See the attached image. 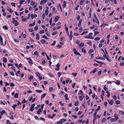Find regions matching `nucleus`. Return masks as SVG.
I'll use <instances>...</instances> for the list:
<instances>
[{"mask_svg": "<svg viewBox=\"0 0 124 124\" xmlns=\"http://www.w3.org/2000/svg\"><path fill=\"white\" fill-rule=\"evenodd\" d=\"M106 93H107V94L106 95V96L107 97H109L110 95V94L109 92L108 91H106Z\"/></svg>", "mask_w": 124, "mask_h": 124, "instance_id": "obj_27", "label": "nucleus"}, {"mask_svg": "<svg viewBox=\"0 0 124 124\" xmlns=\"http://www.w3.org/2000/svg\"><path fill=\"white\" fill-rule=\"evenodd\" d=\"M14 40L15 42H17L18 43L19 42V40L18 39H14Z\"/></svg>", "mask_w": 124, "mask_h": 124, "instance_id": "obj_56", "label": "nucleus"}, {"mask_svg": "<svg viewBox=\"0 0 124 124\" xmlns=\"http://www.w3.org/2000/svg\"><path fill=\"white\" fill-rule=\"evenodd\" d=\"M101 38L99 37H97L94 39V40L96 41L99 40Z\"/></svg>", "mask_w": 124, "mask_h": 124, "instance_id": "obj_34", "label": "nucleus"}, {"mask_svg": "<svg viewBox=\"0 0 124 124\" xmlns=\"http://www.w3.org/2000/svg\"><path fill=\"white\" fill-rule=\"evenodd\" d=\"M62 73L60 72H59L57 74L59 77H60L61 75H62Z\"/></svg>", "mask_w": 124, "mask_h": 124, "instance_id": "obj_51", "label": "nucleus"}, {"mask_svg": "<svg viewBox=\"0 0 124 124\" xmlns=\"http://www.w3.org/2000/svg\"><path fill=\"white\" fill-rule=\"evenodd\" d=\"M77 73H72V75H73V76H74V77H76L77 75Z\"/></svg>", "mask_w": 124, "mask_h": 124, "instance_id": "obj_55", "label": "nucleus"}, {"mask_svg": "<svg viewBox=\"0 0 124 124\" xmlns=\"http://www.w3.org/2000/svg\"><path fill=\"white\" fill-rule=\"evenodd\" d=\"M35 104H32L30 108V110L32 111L34 110V108L35 106Z\"/></svg>", "mask_w": 124, "mask_h": 124, "instance_id": "obj_6", "label": "nucleus"}, {"mask_svg": "<svg viewBox=\"0 0 124 124\" xmlns=\"http://www.w3.org/2000/svg\"><path fill=\"white\" fill-rule=\"evenodd\" d=\"M3 28L4 29L6 30H7L8 29V27L6 25L3 26Z\"/></svg>", "mask_w": 124, "mask_h": 124, "instance_id": "obj_35", "label": "nucleus"}, {"mask_svg": "<svg viewBox=\"0 0 124 124\" xmlns=\"http://www.w3.org/2000/svg\"><path fill=\"white\" fill-rule=\"evenodd\" d=\"M56 42L55 41H53V43L51 44V45L52 46H54L55 45Z\"/></svg>", "mask_w": 124, "mask_h": 124, "instance_id": "obj_61", "label": "nucleus"}, {"mask_svg": "<svg viewBox=\"0 0 124 124\" xmlns=\"http://www.w3.org/2000/svg\"><path fill=\"white\" fill-rule=\"evenodd\" d=\"M65 30L66 31V32H67L68 30V27L66 26V25L65 24Z\"/></svg>", "mask_w": 124, "mask_h": 124, "instance_id": "obj_48", "label": "nucleus"}, {"mask_svg": "<svg viewBox=\"0 0 124 124\" xmlns=\"http://www.w3.org/2000/svg\"><path fill=\"white\" fill-rule=\"evenodd\" d=\"M96 70H97L96 69H96H94L92 72H91L90 73H94L96 72Z\"/></svg>", "mask_w": 124, "mask_h": 124, "instance_id": "obj_50", "label": "nucleus"}, {"mask_svg": "<svg viewBox=\"0 0 124 124\" xmlns=\"http://www.w3.org/2000/svg\"><path fill=\"white\" fill-rule=\"evenodd\" d=\"M107 100L109 104H110L111 105H113V103L114 102V101L113 100H111L110 101H109L108 100Z\"/></svg>", "mask_w": 124, "mask_h": 124, "instance_id": "obj_15", "label": "nucleus"}, {"mask_svg": "<svg viewBox=\"0 0 124 124\" xmlns=\"http://www.w3.org/2000/svg\"><path fill=\"white\" fill-rule=\"evenodd\" d=\"M35 21H34V22L33 23H31L29 25V26H30V27H32V26H34L35 24Z\"/></svg>", "mask_w": 124, "mask_h": 124, "instance_id": "obj_25", "label": "nucleus"}, {"mask_svg": "<svg viewBox=\"0 0 124 124\" xmlns=\"http://www.w3.org/2000/svg\"><path fill=\"white\" fill-rule=\"evenodd\" d=\"M48 74L51 78H53L54 77V76L52 75L51 73H49Z\"/></svg>", "mask_w": 124, "mask_h": 124, "instance_id": "obj_32", "label": "nucleus"}, {"mask_svg": "<svg viewBox=\"0 0 124 124\" xmlns=\"http://www.w3.org/2000/svg\"><path fill=\"white\" fill-rule=\"evenodd\" d=\"M13 23L16 26H18V22L16 20L13 21Z\"/></svg>", "mask_w": 124, "mask_h": 124, "instance_id": "obj_10", "label": "nucleus"}, {"mask_svg": "<svg viewBox=\"0 0 124 124\" xmlns=\"http://www.w3.org/2000/svg\"><path fill=\"white\" fill-rule=\"evenodd\" d=\"M60 64L59 63H58L57 64L56 67H57V68H56L55 69V70L56 71H58L60 70Z\"/></svg>", "mask_w": 124, "mask_h": 124, "instance_id": "obj_9", "label": "nucleus"}, {"mask_svg": "<svg viewBox=\"0 0 124 124\" xmlns=\"http://www.w3.org/2000/svg\"><path fill=\"white\" fill-rule=\"evenodd\" d=\"M47 94V93H45L42 95L41 96V99H44Z\"/></svg>", "mask_w": 124, "mask_h": 124, "instance_id": "obj_17", "label": "nucleus"}, {"mask_svg": "<svg viewBox=\"0 0 124 124\" xmlns=\"http://www.w3.org/2000/svg\"><path fill=\"white\" fill-rule=\"evenodd\" d=\"M11 68L15 72L16 71V70L15 69V67L13 66V67H11Z\"/></svg>", "mask_w": 124, "mask_h": 124, "instance_id": "obj_62", "label": "nucleus"}, {"mask_svg": "<svg viewBox=\"0 0 124 124\" xmlns=\"http://www.w3.org/2000/svg\"><path fill=\"white\" fill-rule=\"evenodd\" d=\"M6 122L7 124H11V123L10 121L8 120H7L6 121Z\"/></svg>", "mask_w": 124, "mask_h": 124, "instance_id": "obj_58", "label": "nucleus"}, {"mask_svg": "<svg viewBox=\"0 0 124 124\" xmlns=\"http://www.w3.org/2000/svg\"><path fill=\"white\" fill-rule=\"evenodd\" d=\"M94 61H96L97 62L99 63H101V64H104V63H103L101 61H97V60H96L95 59H94Z\"/></svg>", "mask_w": 124, "mask_h": 124, "instance_id": "obj_39", "label": "nucleus"}, {"mask_svg": "<svg viewBox=\"0 0 124 124\" xmlns=\"http://www.w3.org/2000/svg\"><path fill=\"white\" fill-rule=\"evenodd\" d=\"M38 26H36L34 28V29L35 31H37L38 29Z\"/></svg>", "mask_w": 124, "mask_h": 124, "instance_id": "obj_64", "label": "nucleus"}, {"mask_svg": "<svg viewBox=\"0 0 124 124\" xmlns=\"http://www.w3.org/2000/svg\"><path fill=\"white\" fill-rule=\"evenodd\" d=\"M53 89V88L52 87H50L49 88V91L51 92H52Z\"/></svg>", "mask_w": 124, "mask_h": 124, "instance_id": "obj_59", "label": "nucleus"}, {"mask_svg": "<svg viewBox=\"0 0 124 124\" xmlns=\"http://www.w3.org/2000/svg\"><path fill=\"white\" fill-rule=\"evenodd\" d=\"M73 52L75 54L77 55H79L80 56H81V55L78 52V51L76 50V49L75 48H73Z\"/></svg>", "mask_w": 124, "mask_h": 124, "instance_id": "obj_2", "label": "nucleus"}, {"mask_svg": "<svg viewBox=\"0 0 124 124\" xmlns=\"http://www.w3.org/2000/svg\"><path fill=\"white\" fill-rule=\"evenodd\" d=\"M56 115L55 114H53L52 116H51L50 115H48V117L49 118L51 119H53L55 116H56Z\"/></svg>", "mask_w": 124, "mask_h": 124, "instance_id": "obj_7", "label": "nucleus"}, {"mask_svg": "<svg viewBox=\"0 0 124 124\" xmlns=\"http://www.w3.org/2000/svg\"><path fill=\"white\" fill-rule=\"evenodd\" d=\"M36 75V76L38 77L39 79L40 80H41L42 79V77L41 76V75L39 72H37Z\"/></svg>", "mask_w": 124, "mask_h": 124, "instance_id": "obj_4", "label": "nucleus"}, {"mask_svg": "<svg viewBox=\"0 0 124 124\" xmlns=\"http://www.w3.org/2000/svg\"><path fill=\"white\" fill-rule=\"evenodd\" d=\"M85 38L87 39H94V38L93 37H89V35H86L84 36Z\"/></svg>", "mask_w": 124, "mask_h": 124, "instance_id": "obj_8", "label": "nucleus"}, {"mask_svg": "<svg viewBox=\"0 0 124 124\" xmlns=\"http://www.w3.org/2000/svg\"><path fill=\"white\" fill-rule=\"evenodd\" d=\"M95 20L96 22V23H97L98 24H99V22L98 19H97V18H95Z\"/></svg>", "mask_w": 124, "mask_h": 124, "instance_id": "obj_42", "label": "nucleus"}, {"mask_svg": "<svg viewBox=\"0 0 124 124\" xmlns=\"http://www.w3.org/2000/svg\"><path fill=\"white\" fill-rule=\"evenodd\" d=\"M36 39L37 40H39V35L38 34H36Z\"/></svg>", "mask_w": 124, "mask_h": 124, "instance_id": "obj_31", "label": "nucleus"}, {"mask_svg": "<svg viewBox=\"0 0 124 124\" xmlns=\"http://www.w3.org/2000/svg\"><path fill=\"white\" fill-rule=\"evenodd\" d=\"M3 58L4 59L3 60V61L4 63L6 62L7 61V59L6 57H3Z\"/></svg>", "mask_w": 124, "mask_h": 124, "instance_id": "obj_40", "label": "nucleus"}, {"mask_svg": "<svg viewBox=\"0 0 124 124\" xmlns=\"http://www.w3.org/2000/svg\"><path fill=\"white\" fill-rule=\"evenodd\" d=\"M43 110L41 109V108H39L38 109V111L37 112V114L40 115V113H41L42 112Z\"/></svg>", "mask_w": 124, "mask_h": 124, "instance_id": "obj_14", "label": "nucleus"}, {"mask_svg": "<svg viewBox=\"0 0 124 124\" xmlns=\"http://www.w3.org/2000/svg\"><path fill=\"white\" fill-rule=\"evenodd\" d=\"M119 113L121 115H123L124 113V112L123 111L120 110L119 111Z\"/></svg>", "mask_w": 124, "mask_h": 124, "instance_id": "obj_43", "label": "nucleus"}, {"mask_svg": "<svg viewBox=\"0 0 124 124\" xmlns=\"http://www.w3.org/2000/svg\"><path fill=\"white\" fill-rule=\"evenodd\" d=\"M82 52H84V54H85L86 53V51L84 47L82 48L81 50Z\"/></svg>", "mask_w": 124, "mask_h": 124, "instance_id": "obj_22", "label": "nucleus"}, {"mask_svg": "<svg viewBox=\"0 0 124 124\" xmlns=\"http://www.w3.org/2000/svg\"><path fill=\"white\" fill-rule=\"evenodd\" d=\"M106 121V119L105 117L103 118L101 121L102 122H105Z\"/></svg>", "mask_w": 124, "mask_h": 124, "instance_id": "obj_60", "label": "nucleus"}, {"mask_svg": "<svg viewBox=\"0 0 124 124\" xmlns=\"http://www.w3.org/2000/svg\"><path fill=\"white\" fill-rule=\"evenodd\" d=\"M11 5L12 6L14 7H16V3L15 2H12L10 3Z\"/></svg>", "mask_w": 124, "mask_h": 124, "instance_id": "obj_41", "label": "nucleus"}, {"mask_svg": "<svg viewBox=\"0 0 124 124\" xmlns=\"http://www.w3.org/2000/svg\"><path fill=\"white\" fill-rule=\"evenodd\" d=\"M36 91L37 93H41L42 92V91L41 90H36Z\"/></svg>", "mask_w": 124, "mask_h": 124, "instance_id": "obj_53", "label": "nucleus"}, {"mask_svg": "<svg viewBox=\"0 0 124 124\" xmlns=\"http://www.w3.org/2000/svg\"><path fill=\"white\" fill-rule=\"evenodd\" d=\"M40 42L42 44H44L46 43V41L44 39H41L40 40Z\"/></svg>", "mask_w": 124, "mask_h": 124, "instance_id": "obj_16", "label": "nucleus"}, {"mask_svg": "<svg viewBox=\"0 0 124 124\" xmlns=\"http://www.w3.org/2000/svg\"><path fill=\"white\" fill-rule=\"evenodd\" d=\"M33 55L34 56L36 55H39V54H38V52L37 51H35L33 54Z\"/></svg>", "mask_w": 124, "mask_h": 124, "instance_id": "obj_37", "label": "nucleus"}, {"mask_svg": "<svg viewBox=\"0 0 124 124\" xmlns=\"http://www.w3.org/2000/svg\"><path fill=\"white\" fill-rule=\"evenodd\" d=\"M60 18V17L58 16H56L55 17V22H57L59 19Z\"/></svg>", "mask_w": 124, "mask_h": 124, "instance_id": "obj_12", "label": "nucleus"}, {"mask_svg": "<svg viewBox=\"0 0 124 124\" xmlns=\"http://www.w3.org/2000/svg\"><path fill=\"white\" fill-rule=\"evenodd\" d=\"M115 103L117 104H120V102L119 100H116L115 101Z\"/></svg>", "mask_w": 124, "mask_h": 124, "instance_id": "obj_33", "label": "nucleus"}, {"mask_svg": "<svg viewBox=\"0 0 124 124\" xmlns=\"http://www.w3.org/2000/svg\"><path fill=\"white\" fill-rule=\"evenodd\" d=\"M8 67H9L10 66H12V67H13L14 66V65L13 64H10V63H8Z\"/></svg>", "mask_w": 124, "mask_h": 124, "instance_id": "obj_52", "label": "nucleus"}, {"mask_svg": "<svg viewBox=\"0 0 124 124\" xmlns=\"http://www.w3.org/2000/svg\"><path fill=\"white\" fill-rule=\"evenodd\" d=\"M94 52V50L93 49H91L89 50L88 52V54H90Z\"/></svg>", "mask_w": 124, "mask_h": 124, "instance_id": "obj_20", "label": "nucleus"}, {"mask_svg": "<svg viewBox=\"0 0 124 124\" xmlns=\"http://www.w3.org/2000/svg\"><path fill=\"white\" fill-rule=\"evenodd\" d=\"M78 45L79 47H82L84 46V44L83 43L81 42Z\"/></svg>", "mask_w": 124, "mask_h": 124, "instance_id": "obj_19", "label": "nucleus"}, {"mask_svg": "<svg viewBox=\"0 0 124 124\" xmlns=\"http://www.w3.org/2000/svg\"><path fill=\"white\" fill-rule=\"evenodd\" d=\"M52 17L50 19L49 21V23H50V25H51L52 24Z\"/></svg>", "mask_w": 124, "mask_h": 124, "instance_id": "obj_47", "label": "nucleus"}, {"mask_svg": "<svg viewBox=\"0 0 124 124\" xmlns=\"http://www.w3.org/2000/svg\"><path fill=\"white\" fill-rule=\"evenodd\" d=\"M1 113V116H2L4 114L6 113V112L4 110H3L2 111L0 112Z\"/></svg>", "mask_w": 124, "mask_h": 124, "instance_id": "obj_29", "label": "nucleus"}, {"mask_svg": "<svg viewBox=\"0 0 124 124\" xmlns=\"http://www.w3.org/2000/svg\"><path fill=\"white\" fill-rule=\"evenodd\" d=\"M47 1L46 0H41L40 2V4L41 5L43 3L45 4Z\"/></svg>", "mask_w": 124, "mask_h": 124, "instance_id": "obj_13", "label": "nucleus"}, {"mask_svg": "<svg viewBox=\"0 0 124 124\" xmlns=\"http://www.w3.org/2000/svg\"><path fill=\"white\" fill-rule=\"evenodd\" d=\"M68 95L67 94H66L64 96V97L65 98L66 100H69V98L68 97Z\"/></svg>", "mask_w": 124, "mask_h": 124, "instance_id": "obj_28", "label": "nucleus"}, {"mask_svg": "<svg viewBox=\"0 0 124 124\" xmlns=\"http://www.w3.org/2000/svg\"><path fill=\"white\" fill-rule=\"evenodd\" d=\"M45 14L46 15H47L48 14V10L47 9H46L45 10Z\"/></svg>", "mask_w": 124, "mask_h": 124, "instance_id": "obj_44", "label": "nucleus"}, {"mask_svg": "<svg viewBox=\"0 0 124 124\" xmlns=\"http://www.w3.org/2000/svg\"><path fill=\"white\" fill-rule=\"evenodd\" d=\"M44 33H45V31L44 30H40L39 31V33L40 34H42Z\"/></svg>", "mask_w": 124, "mask_h": 124, "instance_id": "obj_38", "label": "nucleus"}, {"mask_svg": "<svg viewBox=\"0 0 124 124\" xmlns=\"http://www.w3.org/2000/svg\"><path fill=\"white\" fill-rule=\"evenodd\" d=\"M103 56L104 57L106 58L109 62H111V60L110 59L108 58V56L106 54H104L103 55Z\"/></svg>", "mask_w": 124, "mask_h": 124, "instance_id": "obj_5", "label": "nucleus"}, {"mask_svg": "<svg viewBox=\"0 0 124 124\" xmlns=\"http://www.w3.org/2000/svg\"><path fill=\"white\" fill-rule=\"evenodd\" d=\"M81 95L82 96H80L79 97V99L80 101H82L83 100L84 97H85L83 94H82Z\"/></svg>", "mask_w": 124, "mask_h": 124, "instance_id": "obj_11", "label": "nucleus"}, {"mask_svg": "<svg viewBox=\"0 0 124 124\" xmlns=\"http://www.w3.org/2000/svg\"><path fill=\"white\" fill-rule=\"evenodd\" d=\"M96 59H101L102 60H105V59L101 57H97L96 58Z\"/></svg>", "mask_w": 124, "mask_h": 124, "instance_id": "obj_23", "label": "nucleus"}, {"mask_svg": "<svg viewBox=\"0 0 124 124\" xmlns=\"http://www.w3.org/2000/svg\"><path fill=\"white\" fill-rule=\"evenodd\" d=\"M114 117L116 121H117L118 119V116L116 114H115L114 115Z\"/></svg>", "mask_w": 124, "mask_h": 124, "instance_id": "obj_18", "label": "nucleus"}, {"mask_svg": "<svg viewBox=\"0 0 124 124\" xmlns=\"http://www.w3.org/2000/svg\"><path fill=\"white\" fill-rule=\"evenodd\" d=\"M66 120L65 119H60L59 121L57 122V124H62L63 122H65Z\"/></svg>", "mask_w": 124, "mask_h": 124, "instance_id": "obj_1", "label": "nucleus"}, {"mask_svg": "<svg viewBox=\"0 0 124 124\" xmlns=\"http://www.w3.org/2000/svg\"><path fill=\"white\" fill-rule=\"evenodd\" d=\"M18 93H16L14 95V97L15 98H17L18 97Z\"/></svg>", "mask_w": 124, "mask_h": 124, "instance_id": "obj_45", "label": "nucleus"}, {"mask_svg": "<svg viewBox=\"0 0 124 124\" xmlns=\"http://www.w3.org/2000/svg\"><path fill=\"white\" fill-rule=\"evenodd\" d=\"M7 10H8L10 12L12 13L13 12V11L12 10L11 8H7Z\"/></svg>", "mask_w": 124, "mask_h": 124, "instance_id": "obj_21", "label": "nucleus"}, {"mask_svg": "<svg viewBox=\"0 0 124 124\" xmlns=\"http://www.w3.org/2000/svg\"><path fill=\"white\" fill-rule=\"evenodd\" d=\"M42 64H44L45 65H46V62L45 61H43L42 62Z\"/></svg>", "mask_w": 124, "mask_h": 124, "instance_id": "obj_63", "label": "nucleus"}, {"mask_svg": "<svg viewBox=\"0 0 124 124\" xmlns=\"http://www.w3.org/2000/svg\"><path fill=\"white\" fill-rule=\"evenodd\" d=\"M42 37L45 39H48V38L45 35H44L42 36Z\"/></svg>", "mask_w": 124, "mask_h": 124, "instance_id": "obj_54", "label": "nucleus"}, {"mask_svg": "<svg viewBox=\"0 0 124 124\" xmlns=\"http://www.w3.org/2000/svg\"><path fill=\"white\" fill-rule=\"evenodd\" d=\"M85 1V0H81L80 2V4L81 5H83V3Z\"/></svg>", "mask_w": 124, "mask_h": 124, "instance_id": "obj_24", "label": "nucleus"}, {"mask_svg": "<svg viewBox=\"0 0 124 124\" xmlns=\"http://www.w3.org/2000/svg\"><path fill=\"white\" fill-rule=\"evenodd\" d=\"M69 37V39L70 40H71L72 39V35L70 34L69 36H68Z\"/></svg>", "mask_w": 124, "mask_h": 124, "instance_id": "obj_30", "label": "nucleus"}, {"mask_svg": "<svg viewBox=\"0 0 124 124\" xmlns=\"http://www.w3.org/2000/svg\"><path fill=\"white\" fill-rule=\"evenodd\" d=\"M17 106V105L16 104H14L12 106V107L13 108V109L15 110V107Z\"/></svg>", "mask_w": 124, "mask_h": 124, "instance_id": "obj_46", "label": "nucleus"}, {"mask_svg": "<svg viewBox=\"0 0 124 124\" xmlns=\"http://www.w3.org/2000/svg\"><path fill=\"white\" fill-rule=\"evenodd\" d=\"M33 78V77L31 75L30 76L29 79L30 81H31Z\"/></svg>", "mask_w": 124, "mask_h": 124, "instance_id": "obj_49", "label": "nucleus"}, {"mask_svg": "<svg viewBox=\"0 0 124 124\" xmlns=\"http://www.w3.org/2000/svg\"><path fill=\"white\" fill-rule=\"evenodd\" d=\"M115 83L117 85H120V81L119 80H117L115 82Z\"/></svg>", "mask_w": 124, "mask_h": 124, "instance_id": "obj_26", "label": "nucleus"}, {"mask_svg": "<svg viewBox=\"0 0 124 124\" xmlns=\"http://www.w3.org/2000/svg\"><path fill=\"white\" fill-rule=\"evenodd\" d=\"M110 121L112 122H114L116 120L114 118H111L110 119Z\"/></svg>", "mask_w": 124, "mask_h": 124, "instance_id": "obj_36", "label": "nucleus"}, {"mask_svg": "<svg viewBox=\"0 0 124 124\" xmlns=\"http://www.w3.org/2000/svg\"><path fill=\"white\" fill-rule=\"evenodd\" d=\"M39 119L40 120H43L44 121H45V118H44L43 117H40Z\"/></svg>", "mask_w": 124, "mask_h": 124, "instance_id": "obj_57", "label": "nucleus"}, {"mask_svg": "<svg viewBox=\"0 0 124 124\" xmlns=\"http://www.w3.org/2000/svg\"><path fill=\"white\" fill-rule=\"evenodd\" d=\"M26 60H30V61H28V62L29 63L30 65L31 66L33 64V63L32 62V61L30 57H28L26 59Z\"/></svg>", "mask_w": 124, "mask_h": 124, "instance_id": "obj_3", "label": "nucleus"}]
</instances>
